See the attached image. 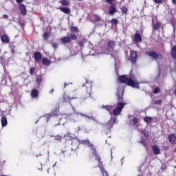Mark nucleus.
<instances>
[{
  "label": "nucleus",
  "mask_w": 176,
  "mask_h": 176,
  "mask_svg": "<svg viewBox=\"0 0 176 176\" xmlns=\"http://www.w3.org/2000/svg\"><path fill=\"white\" fill-rule=\"evenodd\" d=\"M168 140L170 144H176V137L174 134H170L168 135Z\"/></svg>",
  "instance_id": "dca6fc26"
},
{
  "label": "nucleus",
  "mask_w": 176,
  "mask_h": 176,
  "mask_svg": "<svg viewBox=\"0 0 176 176\" xmlns=\"http://www.w3.org/2000/svg\"><path fill=\"white\" fill-rule=\"evenodd\" d=\"M109 12L110 16H113L116 13V8L113 5H111L109 8Z\"/></svg>",
  "instance_id": "4468645a"
},
{
  "label": "nucleus",
  "mask_w": 176,
  "mask_h": 176,
  "mask_svg": "<svg viewBox=\"0 0 176 176\" xmlns=\"http://www.w3.org/2000/svg\"><path fill=\"white\" fill-rule=\"evenodd\" d=\"M170 24L173 28V34L175 32V25H176V20L174 18H172L170 20Z\"/></svg>",
  "instance_id": "393cba45"
},
{
  "label": "nucleus",
  "mask_w": 176,
  "mask_h": 176,
  "mask_svg": "<svg viewBox=\"0 0 176 176\" xmlns=\"http://www.w3.org/2000/svg\"><path fill=\"white\" fill-rule=\"evenodd\" d=\"M76 148H78V146H76Z\"/></svg>",
  "instance_id": "774afa93"
},
{
  "label": "nucleus",
  "mask_w": 176,
  "mask_h": 176,
  "mask_svg": "<svg viewBox=\"0 0 176 176\" xmlns=\"http://www.w3.org/2000/svg\"><path fill=\"white\" fill-rule=\"evenodd\" d=\"M54 91V89H51V91H50V93L51 94H53V92Z\"/></svg>",
  "instance_id": "4d7b16f0"
},
{
  "label": "nucleus",
  "mask_w": 176,
  "mask_h": 176,
  "mask_svg": "<svg viewBox=\"0 0 176 176\" xmlns=\"http://www.w3.org/2000/svg\"><path fill=\"white\" fill-rule=\"evenodd\" d=\"M111 24H115V25L118 24V20L112 19L111 20Z\"/></svg>",
  "instance_id": "49530a36"
},
{
  "label": "nucleus",
  "mask_w": 176,
  "mask_h": 176,
  "mask_svg": "<svg viewBox=\"0 0 176 176\" xmlns=\"http://www.w3.org/2000/svg\"><path fill=\"white\" fill-rule=\"evenodd\" d=\"M19 10L23 16H25V14H27V10L25 9V6L24 4H20Z\"/></svg>",
  "instance_id": "f8f14e48"
},
{
  "label": "nucleus",
  "mask_w": 176,
  "mask_h": 176,
  "mask_svg": "<svg viewBox=\"0 0 176 176\" xmlns=\"http://www.w3.org/2000/svg\"><path fill=\"white\" fill-rule=\"evenodd\" d=\"M118 123L116 118L113 117L111 118L110 120H109L105 126L106 129H107L109 131L113 127V124Z\"/></svg>",
  "instance_id": "0eeeda50"
},
{
  "label": "nucleus",
  "mask_w": 176,
  "mask_h": 176,
  "mask_svg": "<svg viewBox=\"0 0 176 176\" xmlns=\"http://www.w3.org/2000/svg\"><path fill=\"white\" fill-rule=\"evenodd\" d=\"M1 40L3 43H9V37L6 35L1 36Z\"/></svg>",
  "instance_id": "aec40b11"
},
{
  "label": "nucleus",
  "mask_w": 176,
  "mask_h": 176,
  "mask_svg": "<svg viewBox=\"0 0 176 176\" xmlns=\"http://www.w3.org/2000/svg\"><path fill=\"white\" fill-rule=\"evenodd\" d=\"M52 116H57V109L51 111L49 114H47L44 116V118L47 119V122H49V118H52Z\"/></svg>",
  "instance_id": "1a4fd4ad"
},
{
  "label": "nucleus",
  "mask_w": 176,
  "mask_h": 176,
  "mask_svg": "<svg viewBox=\"0 0 176 176\" xmlns=\"http://www.w3.org/2000/svg\"><path fill=\"white\" fill-rule=\"evenodd\" d=\"M60 124V123H58L57 124H56L55 126H58Z\"/></svg>",
  "instance_id": "0e129e2a"
},
{
  "label": "nucleus",
  "mask_w": 176,
  "mask_h": 176,
  "mask_svg": "<svg viewBox=\"0 0 176 176\" xmlns=\"http://www.w3.org/2000/svg\"><path fill=\"white\" fill-rule=\"evenodd\" d=\"M78 130H80V127H78Z\"/></svg>",
  "instance_id": "69168bd1"
},
{
  "label": "nucleus",
  "mask_w": 176,
  "mask_h": 176,
  "mask_svg": "<svg viewBox=\"0 0 176 176\" xmlns=\"http://www.w3.org/2000/svg\"><path fill=\"white\" fill-rule=\"evenodd\" d=\"M161 25H162V23H160V22H157L155 24L153 25V28L154 30H159Z\"/></svg>",
  "instance_id": "c756f323"
},
{
  "label": "nucleus",
  "mask_w": 176,
  "mask_h": 176,
  "mask_svg": "<svg viewBox=\"0 0 176 176\" xmlns=\"http://www.w3.org/2000/svg\"><path fill=\"white\" fill-rule=\"evenodd\" d=\"M60 42H62V43H68V42H71V38L65 36L60 39Z\"/></svg>",
  "instance_id": "4be33fe9"
},
{
  "label": "nucleus",
  "mask_w": 176,
  "mask_h": 176,
  "mask_svg": "<svg viewBox=\"0 0 176 176\" xmlns=\"http://www.w3.org/2000/svg\"><path fill=\"white\" fill-rule=\"evenodd\" d=\"M39 95V92L38 91V89H33L31 91V97L32 98H36Z\"/></svg>",
  "instance_id": "6ab92c4d"
},
{
  "label": "nucleus",
  "mask_w": 176,
  "mask_h": 176,
  "mask_svg": "<svg viewBox=\"0 0 176 176\" xmlns=\"http://www.w3.org/2000/svg\"><path fill=\"white\" fill-rule=\"evenodd\" d=\"M86 87L87 93L89 94V97H90L91 96V84H87Z\"/></svg>",
  "instance_id": "b1692460"
},
{
  "label": "nucleus",
  "mask_w": 176,
  "mask_h": 176,
  "mask_svg": "<svg viewBox=\"0 0 176 176\" xmlns=\"http://www.w3.org/2000/svg\"><path fill=\"white\" fill-rule=\"evenodd\" d=\"M152 149L153 151L154 155H159L160 153V148H159L157 145L153 146Z\"/></svg>",
  "instance_id": "a211bd4d"
},
{
  "label": "nucleus",
  "mask_w": 176,
  "mask_h": 176,
  "mask_svg": "<svg viewBox=\"0 0 176 176\" xmlns=\"http://www.w3.org/2000/svg\"><path fill=\"white\" fill-rule=\"evenodd\" d=\"M102 109H105L108 112H109L110 115H112V105H102L101 107Z\"/></svg>",
  "instance_id": "2eb2a0df"
},
{
  "label": "nucleus",
  "mask_w": 176,
  "mask_h": 176,
  "mask_svg": "<svg viewBox=\"0 0 176 176\" xmlns=\"http://www.w3.org/2000/svg\"><path fill=\"white\" fill-rule=\"evenodd\" d=\"M131 123L133 124H137V123H138V118L134 117L131 120Z\"/></svg>",
  "instance_id": "72a5a7b5"
},
{
  "label": "nucleus",
  "mask_w": 176,
  "mask_h": 176,
  "mask_svg": "<svg viewBox=\"0 0 176 176\" xmlns=\"http://www.w3.org/2000/svg\"><path fill=\"white\" fill-rule=\"evenodd\" d=\"M121 10H122V12L124 14H126V13H127V12H128L127 8H126V7H122V8H121Z\"/></svg>",
  "instance_id": "4c0bfd02"
},
{
  "label": "nucleus",
  "mask_w": 176,
  "mask_h": 176,
  "mask_svg": "<svg viewBox=\"0 0 176 176\" xmlns=\"http://www.w3.org/2000/svg\"><path fill=\"white\" fill-rule=\"evenodd\" d=\"M51 137H53L55 138V141H60L61 142V140H63V137L61 135H51Z\"/></svg>",
  "instance_id": "7c9ffc66"
},
{
  "label": "nucleus",
  "mask_w": 176,
  "mask_h": 176,
  "mask_svg": "<svg viewBox=\"0 0 176 176\" xmlns=\"http://www.w3.org/2000/svg\"><path fill=\"white\" fill-rule=\"evenodd\" d=\"M59 3L63 6H68V5H69V1H68V0H60V1H59Z\"/></svg>",
  "instance_id": "cd10ccee"
},
{
  "label": "nucleus",
  "mask_w": 176,
  "mask_h": 176,
  "mask_svg": "<svg viewBox=\"0 0 176 176\" xmlns=\"http://www.w3.org/2000/svg\"><path fill=\"white\" fill-rule=\"evenodd\" d=\"M47 173H49V169L47 170Z\"/></svg>",
  "instance_id": "338daca9"
},
{
  "label": "nucleus",
  "mask_w": 176,
  "mask_h": 176,
  "mask_svg": "<svg viewBox=\"0 0 176 176\" xmlns=\"http://www.w3.org/2000/svg\"><path fill=\"white\" fill-rule=\"evenodd\" d=\"M63 100H64L65 102H67L69 101V96H68L66 94H64L63 95Z\"/></svg>",
  "instance_id": "f704fd0d"
},
{
  "label": "nucleus",
  "mask_w": 176,
  "mask_h": 176,
  "mask_svg": "<svg viewBox=\"0 0 176 176\" xmlns=\"http://www.w3.org/2000/svg\"><path fill=\"white\" fill-rule=\"evenodd\" d=\"M130 54L131 56L129 58V61H131L132 64H135L137 62V52L131 51Z\"/></svg>",
  "instance_id": "6e6552de"
},
{
  "label": "nucleus",
  "mask_w": 176,
  "mask_h": 176,
  "mask_svg": "<svg viewBox=\"0 0 176 176\" xmlns=\"http://www.w3.org/2000/svg\"><path fill=\"white\" fill-rule=\"evenodd\" d=\"M135 38H134V42L136 43H140L142 41V37L141 36V34L139 33L135 34Z\"/></svg>",
  "instance_id": "ddd939ff"
},
{
  "label": "nucleus",
  "mask_w": 176,
  "mask_h": 176,
  "mask_svg": "<svg viewBox=\"0 0 176 176\" xmlns=\"http://www.w3.org/2000/svg\"><path fill=\"white\" fill-rule=\"evenodd\" d=\"M115 47V42L110 41H109L108 44H107V47L106 51L105 50H102V52H99L95 54H91V52H89V54L90 56H98V54H108L109 52H113V48Z\"/></svg>",
  "instance_id": "39448f33"
},
{
  "label": "nucleus",
  "mask_w": 176,
  "mask_h": 176,
  "mask_svg": "<svg viewBox=\"0 0 176 176\" xmlns=\"http://www.w3.org/2000/svg\"><path fill=\"white\" fill-rule=\"evenodd\" d=\"M68 85H69V83L65 82V85H64V88L65 89V87H67V86H68Z\"/></svg>",
  "instance_id": "5fc2aeb1"
},
{
  "label": "nucleus",
  "mask_w": 176,
  "mask_h": 176,
  "mask_svg": "<svg viewBox=\"0 0 176 176\" xmlns=\"http://www.w3.org/2000/svg\"><path fill=\"white\" fill-rule=\"evenodd\" d=\"M65 138H66V140L67 141H71V140H72V138H74V136L72 135V133L67 132V134H65L64 135Z\"/></svg>",
  "instance_id": "5701e85b"
},
{
  "label": "nucleus",
  "mask_w": 176,
  "mask_h": 176,
  "mask_svg": "<svg viewBox=\"0 0 176 176\" xmlns=\"http://www.w3.org/2000/svg\"><path fill=\"white\" fill-rule=\"evenodd\" d=\"M175 95L176 96V89H175Z\"/></svg>",
  "instance_id": "e2e57ef3"
},
{
  "label": "nucleus",
  "mask_w": 176,
  "mask_h": 176,
  "mask_svg": "<svg viewBox=\"0 0 176 176\" xmlns=\"http://www.w3.org/2000/svg\"><path fill=\"white\" fill-rule=\"evenodd\" d=\"M85 42H86L85 40H82L81 41H80V43H79V46H80V47H82V46H85Z\"/></svg>",
  "instance_id": "a19ab883"
},
{
  "label": "nucleus",
  "mask_w": 176,
  "mask_h": 176,
  "mask_svg": "<svg viewBox=\"0 0 176 176\" xmlns=\"http://www.w3.org/2000/svg\"><path fill=\"white\" fill-rule=\"evenodd\" d=\"M144 120L146 123H152L153 118L152 117L146 116L144 118Z\"/></svg>",
  "instance_id": "2f4dec72"
},
{
  "label": "nucleus",
  "mask_w": 176,
  "mask_h": 176,
  "mask_svg": "<svg viewBox=\"0 0 176 176\" xmlns=\"http://www.w3.org/2000/svg\"><path fill=\"white\" fill-rule=\"evenodd\" d=\"M143 134L144 137H149V132L145 129L144 130Z\"/></svg>",
  "instance_id": "79ce46f5"
},
{
  "label": "nucleus",
  "mask_w": 176,
  "mask_h": 176,
  "mask_svg": "<svg viewBox=\"0 0 176 176\" xmlns=\"http://www.w3.org/2000/svg\"><path fill=\"white\" fill-rule=\"evenodd\" d=\"M124 89H118V91L116 93V97L118 100V104L116 108L113 110V114L114 116H119L120 113H122V109L124 108V103H123V93Z\"/></svg>",
  "instance_id": "7ed1b4c3"
},
{
  "label": "nucleus",
  "mask_w": 176,
  "mask_h": 176,
  "mask_svg": "<svg viewBox=\"0 0 176 176\" xmlns=\"http://www.w3.org/2000/svg\"><path fill=\"white\" fill-rule=\"evenodd\" d=\"M115 0H106V2L109 3V5H113L112 2H113Z\"/></svg>",
  "instance_id": "a18cd8bd"
},
{
  "label": "nucleus",
  "mask_w": 176,
  "mask_h": 176,
  "mask_svg": "<svg viewBox=\"0 0 176 176\" xmlns=\"http://www.w3.org/2000/svg\"><path fill=\"white\" fill-rule=\"evenodd\" d=\"M58 46V45H57V43H52V47L54 49H57Z\"/></svg>",
  "instance_id": "09e8293b"
},
{
  "label": "nucleus",
  "mask_w": 176,
  "mask_h": 176,
  "mask_svg": "<svg viewBox=\"0 0 176 176\" xmlns=\"http://www.w3.org/2000/svg\"><path fill=\"white\" fill-rule=\"evenodd\" d=\"M42 63H43V65H46V67H49V65H50V64H52V61L50 60L47 59V58H43Z\"/></svg>",
  "instance_id": "f3484780"
},
{
  "label": "nucleus",
  "mask_w": 176,
  "mask_h": 176,
  "mask_svg": "<svg viewBox=\"0 0 176 176\" xmlns=\"http://www.w3.org/2000/svg\"><path fill=\"white\" fill-rule=\"evenodd\" d=\"M121 164L123 166V158L121 159Z\"/></svg>",
  "instance_id": "bf43d9fd"
},
{
  "label": "nucleus",
  "mask_w": 176,
  "mask_h": 176,
  "mask_svg": "<svg viewBox=\"0 0 176 176\" xmlns=\"http://www.w3.org/2000/svg\"><path fill=\"white\" fill-rule=\"evenodd\" d=\"M146 56H149L154 58V60H162L163 58V56L161 54L156 53L154 51H149L146 52Z\"/></svg>",
  "instance_id": "423d86ee"
},
{
  "label": "nucleus",
  "mask_w": 176,
  "mask_h": 176,
  "mask_svg": "<svg viewBox=\"0 0 176 176\" xmlns=\"http://www.w3.org/2000/svg\"><path fill=\"white\" fill-rule=\"evenodd\" d=\"M70 30L72 32H74V33L78 32V28L76 27H72Z\"/></svg>",
  "instance_id": "ea45409f"
},
{
  "label": "nucleus",
  "mask_w": 176,
  "mask_h": 176,
  "mask_svg": "<svg viewBox=\"0 0 176 176\" xmlns=\"http://www.w3.org/2000/svg\"><path fill=\"white\" fill-rule=\"evenodd\" d=\"M78 143L81 144L82 145H87L88 148H90L91 151L92 152L93 156H95L96 160H98V163H100L101 165L98 164V167L102 174L103 176H109L108 171L105 170L104 166H102V162H101V158L97 155V151L96 150V146L91 143H90V140H78Z\"/></svg>",
  "instance_id": "f03ea898"
},
{
  "label": "nucleus",
  "mask_w": 176,
  "mask_h": 176,
  "mask_svg": "<svg viewBox=\"0 0 176 176\" xmlns=\"http://www.w3.org/2000/svg\"><path fill=\"white\" fill-rule=\"evenodd\" d=\"M155 3H162L163 0H153Z\"/></svg>",
  "instance_id": "8fccbe9b"
},
{
  "label": "nucleus",
  "mask_w": 176,
  "mask_h": 176,
  "mask_svg": "<svg viewBox=\"0 0 176 176\" xmlns=\"http://www.w3.org/2000/svg\"><path fill=\"white\" fill-rule=\"evenodd\" d=\"M30 75H34V74L35 73V67H32L30 69Z\"/></svg>",
  "instance_id": "37998d69"
},
{
  "label": "nucleus",
  "mask_w": 176,
  "mask_h": 176,
  "mask_svg": "<svg viewBox=\"0 0 176 176\" xmlns=\"http://www.w3.org/2000/svg\"><path fill=\"white\" fill-rule=\"evenodd\" d=\"M137 130H138V131H141V129H138V128H136Z\"/></svg>",
  "instance_id": "052dcab7"
},
{
  "label": "nucleus",
  "mask_w": 176,
  "mask_h": 176,
  "mask_svg": "<svg viewBox=\"0 0 176 176\" xmlns=\"http://www.w3.org/2000/svg\"><path fill=\"white\" fill-rule=\"evenodd\" d=\"M162 102H163V100H162L161 99L154 101L155 105H162Z\"/></svg>",
  "instance_id": "473e14b6"
},
{
  "label": "nucleus",
  "mask_w": 176,
  "mask_h": 176,
  "mask_svg": "<svg viewBox=\"0 0 176 176\" xmlns=\"http://www.w3.org/2000/svg\"><path fill=\"white\" fill-rule=\"evenodd\" d=\"M70 39H72L73 41H76V35H75V34H72V35L70 36Z\"/></svg>",
  "instance_id": "c03bdc74"
},
{
  "label": "nucleus",
  "mask_w": 176,
  "mask_h": 176,
  "mask_svg": "<svg viewBox=\"0 0 176 176\" xmlns=\"http://www.w3.org/2000/svg\"><path fill=\"white\" fill-rule=\"evenodd\" d=\"M172 3H173L174 5H176V0H172Z\"/></svg>",
  "instance_id": "6e6d98bb"
},
{
  "label": "nucleus",
  "mask_w": 176,
  "mask_h": 176,
  "mask_svg": "<svg viewBox=\"0 0 176 176\" xmlns=\"http://www.w3.org/2000/svg\"><path fill=\"white\" fill-rule=\"evenodd\" d=\"M56 164H57V162H55V164L53 165V167H54V166H56Z\"/></svg>",
  "instance_id": "680f3d73"
},
{
  "label": "nucleus",
  "mask_w": 176,
  "mask_h": 176,
  "mask_svg": "<svg viewBox=\"0 0 176 176\" xmlns=\"http://www.w3.org/2000/svg\"><path fill=\"white\" fill-rule=\"evenodd\" d=\"M36 85H41V83H42V76L41 75H37L36 76Z\"/></svg>",
  "instance_id": "a878e982"
},
{
  "label": "nucleus",
  "mask_w": 176,
  "mask_h": 176,
  "mask_svg": "<svg viewBox=\"0 0 176 176\" xmlns=\"http://www.w3.org/2000/svg\"><path fill=\"white\" fill-rule=\"evenodd\" d=\"M62 153H63L64 157H69L71 156V151H62Z\"/></svg>",
  "instance_id": "c85d7f7f"
},
{
  "label": "nucleus",
  "mask_w": 176,
  "mask_h": 176,
  "mask_svg": "<svg viewBox=\"0 0 176 176\" xmlns=\"http://www.w3.org/2000/svg\"><path fill=\"white\" fill-rule=\"evenodd\" d=\"M153 93L154 94H159V93H160V87L155 88Z\"/></svg>",
  "instance_id": "c9c22d12"
},
{
  "label": "nucleus",
  "mask_w": 176,
  "mask_h": 176,
  "mask_svg": "<svg viewBox=\"0 0 176 176\" xmlns=\"http://www.w3.org/2000/svg\"><path fill=\"white\" fill-rule=\"evenodd\" d=\"M50 36V34L45 32V33H44L43 38L45 41H47V38H49Z\"/></svg>",
  "instance_id": "58836bf2"
},
{
  "label": "nucleus",
  "mask_w": 176,
  "mask_h": 176,
  "mask_svg": "<svg viewBox=\"0 0 176 176\" xmlns=\"http://www.w3.org/2000/svg\"><path fill=\"white\" fill-rule=\"evenodd\" d=\"M73 151H76V148H74V147H72V152H73Z\"/></svg>",
  "instance_id": "13d9d810"
},
{
  "label": "nucleus",
  "mask_w": 176,
  "mask_h": 176,
  "mask_svg": "<svg viewBox=\"0 0 176 176\" xmlns=\"http://www.w3.org/2000/svg\"><path fill=\"white\" fill-rule=\"evenodd\" d=\"M1 126L2 127H6V126L8 125V119L6 118V117L3 116V113H1Z\"/></svg>",
  "instance_id": "9b49d317"
},
{
  "label": "nucleus",
  "mask_w": 176,
  "mask_h": 176,
  "mask_svg": "<svg viewBox=\"0 0 176 176\" xmlns=\"http://www.w3.org/2000/svg\"><path fill=\"white\" fill-rule=\"evenodd\" d=\"M171 56L173 58H176V46H173L171 49Z\"/></svg>",
  "instance_id": "bb28decb"
},
{
  "label": "nucleus",
  "mask_w": 176,
  "mask_h": 176,
  "mask_svg": "<svg viewBox=\"0 0 176 176\" xmlns=\"http://www.w3.org/2000/svg\"><path fill=\"white\" fill-rule=\"evenodd\" d=\"M34 60L36 61V63H39L41 60H42V54H41V52H36L34 54Z\"/></svg>",
  "instance_id": "9d476101"
},
{
  "label": "nucleus",
  "mask_w": 176,
  "mask_h": 176,
  "mask_svg": "<svg viewBox=\"0 0 176 176\" xmlns=\"http://www.w3.org/2000/svg\"><path fill=\"white\" fill-rule=\"evenodd\" d=\"M140 144H142V145H143L144 146H146V143L145 142L144 140H141L140 142H139Z\"/></svg>",
  "instance_id": "de8ad7c7"
},
{
  "label": "nucleus",
  "mask_w": 176,
  "mask_h": 176,
  "mask_svg": "<svg viewBox=\"0 0 176 176\" xmlns=\"http://www.w3.org/2000/svg\"><path fill=\"white\" fill-rule=\"evenodd\" d=\"M74 114L69 113L67 115H64L62 118H60V121L61 120H70L72 123H76L78 120H79V116H83L84 118H87V119H90L96 123H98V120L93 116H87L86 114L77 112L74 107H72Z\"/></svg>",
  "instance_id": "f257e3e1"
},
{
  "label": "nucleus",
  "mask_w": 176,
  "mask_h": 176,
  "mask_svg": "<svg viewBox=\"0 0 176 176\" xmlns=\"http://www.w3.org/2000/svg\"><path fill=\"white\" fill-rule=\"evenodd\" d=\"M119 80L120 83H126L128 86H131V87L135 89H140V82L137 81L133 76L127 78V76L122 75L119 76Z\"/></svg>",
  "instance_id": "20e7f679"
},
{
  "label": "nucleus",
  "mask_w": 176,
  "mask_h": 176,
  "mask_svg": "<svg viewBox=\"0 0 176 176\" xmlns=\"http://www.w3.org/2000/svg\"><path fill=\"white\" fill-rule=\"evenodd\" d=\"M72 56H75L76 54H78V51H76L74 53H72V50H70Z\"/></svg>",
  "instance_id": "3c124183"
},
{
  "label": "nucleus",
  "mask_w": 176,
  "mask_h": 176,
  "mask_svg": "<svg viewBox=\"0 0 176 176\" xmlns=\"http://www.w3.org/2000/svg\"><path fill=\"white\" fill-rule=\"evenodd\" d=\"M95 21L96 23L101 21V17H100L98 15H95Z\"/></svg>",
  "instance_id": "e433bc0d"
},
{
  "label": "nucleus",
  "mask_w": 176,
  "mask_h": 176,
  "mask_svg": "<svg viewBox=\"0 0 176 176\" xmlns=\"http://www.w3.org/2000/svg\"><path fill=\"white\" fill-rule=\"evenodd\" d=\"M17 3H21L23 2V0H16Z\"/></svg>",
  "instance_id": "864d4df0"
},
{
  "label": "nucleus",
  "mask_w": 176,
  "mask_h": 176,
  "mask_svg": "<svg viewBox=\"0 0 176 176\" xmlns=\"http://www.w3.org/2000/svg\"><path fill=\"white\" fill-rule=\"evenodd\" d=\"M3 19H9V16L4 14L3 15Z\"/></svg>",
  "instance_id": "603ef678"
},
{
  "label": "nucleus",
  "mask_w": 176,
  "mask_h": 176,
  "mask_svg": "<svg viewBox=\"0 0 176 176\" xmlns=\"http://www.w3.org/2000/svg\"><path fill=\"white\" fill-rule=\"evenodd\" d=\"M60 10L63 13H65V14H69V13H71V10L68 8L62 7L60 8Z\"/></svg>",
  "instance_id": "412c9836"
}]
</instances>
